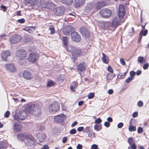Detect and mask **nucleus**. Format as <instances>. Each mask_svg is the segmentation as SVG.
I'll use <instances>...</instances> for the list:
<instances>
[{"label":"nucleus","instance_id":"obj_1","mask_svg":"<svg viewBox=\"0 0 149 149\" xmlns=\"http://www.w3.org/2000/svg\"><path fill=\"white\" fill-rule=\"evenodd\" d=\"M125 13L124 6L122 4H120L119 7L118 17H115L111 22V25L113 27H116L121 24V19L124 15Z\"/></svg>","mask_w":149,"mask_h":149},{"label":"nucleus","instance_id":"obj_2","mask_svg":"<svg viewBox=\"0 0 149 149\" xmlns=\"http://www.w3.org/2000/svg\"><path fill=\"white\" fill-rule=\"evenodd\" d=\"M53 6V3L44 0H40L38 4H37V7L43 10L51 9Z\"/></svg>","mask_w":149,"mask_h":149},{"label":"nucleus","instance_id":"obj_3","mask_svg":"<svg viewBox=\"0 0 149 149\" xmlns=\"http://www.w3.org/2000/svg\"><path fill=\"white\" fill-rule=\"evenodd\" d=\"M26 112H13L12 115L15 120H23L26 116Z\"/></svg>","mask_w":149,"mask_h":149},{"label":"nucleus","instance_id":"obj_4","mask_svg":"<svg viewBox=\"0 0 149 149\" xmlns=\"http://www.w3.org/2000/svg\"><path fill=\"white\" fill-rule=\"evenodd\" d=\"M27 56L26 52L23 49H20L17 51L15 56L17 60H20L25 58Z\"/></svg>","mask_w":149,"mask_h":149},{"label":"nucleus","instance_id":"obj_5","mask_svg":"<svg viewBox=\"0 0 149 149\" xmlns=\"http://www.w3.org/2000/svg\"><path fill=\"white\" fill-rule=\"evenodd\" d=\"M99 13L102 17L107 18L111 16L112 11L110 10L108 8H105L102 9L100 10Z\"/></svg>","mask_w":149,"mask_h":149},{"label":"nucleus","instance_id":"obj_6","mask_svg":"<svg viewBox=\"0 0 149 149\" xmlns=\"http://www.w3.org/2000/svg\"><path fill=\"white\" fill-rule=\"evenodd\" d=\"M37 105L32 104L31 103H28L25 104L24 106V111L27 112H31L37 109Z\"/></svg>","mask_w":149,"mask_h":149},{"label":"nucleus","instance_id":"obj_7","mask_svg":"<svg viewBox=\"0 0 149 149\" xmlns=\"http://www.w3.org/2000/svg\"><path fill=\"white\" fill-rule=\"evenodd\" d=\"M60 108V104L57 101L52 103L49 107V110L53 112H57L58 111Z\"/></svg>","mask_w":149,"mask_h":149},{"label":"nucleus","instance_id":"obj_8","mask_svg":"<svg viewBox=\"0 0 149 149\" xmlns=\"http://www.w3.org/2000/svg\"><path fill=\"white\" fill-rule=\"evenodd\" d=\"M64 8L62 7H59L54 9L53 13L54 15L60 16L62 15L64 13Z\"/></svg>","mask_w":149,"mask_h":149},{"label":"nucleus","instance_id":"obj_9","mask_svg":"<svg viewBox=\"0 0 149 149\" xmlns=\"http://www.w3.org/2000/svg\"><path fill=\"white\" fill-rule=\"evenodd\" d=\"M71 37L72 40L76 42H79L81 40L80 35L75 31L71 33Z\"/></svg>","mask_w":149,"mask_h":149},{"label":"nucleus","instance_id":"obj_10","mask_svg":"<svg viewBox=\"0 0 149 149\" xmlns=\"http://www.w3.org/2000/svg\"><path fill=\"white\" fill-rule=\"evenodd\" d=\"M40 0H24V3L26 4H30V6H36L38 4Z\"/></svg>","mask_w":149,"mask_h":149},{"label":"nucleus","instance_id":"obj_11","mask_svg":"<svg viewBox=\"0 0 149 149\" xmlns=\"http://www.w3.org/2000/svg\"><path fill=\"white\" fill-rule=\"evenodd\" d=\"M21 38L19 35H15L9 38V41L11 43L15 44L19 42Z\"/></svg>","mask_w":149,"mask_h":149},{"label":"nucleus","instance_id":"obj_12","mask_svg":"<svg viewBox=\"0 0 149 149\" xmlns=\"http://www.w3.org/2000/svg\"><path fill=\"white\" fill-rule=\"evenodd\" d=\"M6 70L9 72H13L16 71L17 69L13 64L8 63L5 65Z\"/></svg>","mask_w":149,"mask_h":149},{"label":"nucleus","instance_id":"obj_13","mask_svg":"<svg viewBox=\"0 0 149 149\" xmlns=\"http://www.w3.org/2000/svg\"><path fill=\"white\" fill-rule=\"evenodd\" d=\"M80 32L82 36L85 38H88L90 36L87 29L84 27H81L80 28Z\"/></svg>","mask_w":149,"mask_h":149},{"label":"nucleus","instance_id":"obj_14","mask_svg":"<svg viewBox=\"0 0 149 149\" xmlns=\"http://www.w3.org/2000/svg\"><path fill=\"white\" fill-rule=\"evenodd\" d=\"M85 0H75L74 6L75 8H78L83 6L85 3Z\"/></svg>","mask_w":149,"mask_h":149},{"label":"nucleus","instance_id":"obj_15","mask_svg":"<svg viewBox=\"0 0 149 149\" xmlns=\"http://www.w3.org/2000/svg\"><path fill=\"white\" fill-rule=\"evenodd\" d=\"M66 118V116L63 114H61L59 115L55 116L54 117V120L55 122H60Z\"/></svg>","mask_w":149,"mask_h":149},{"label":"nucleus","instance_id":"obj_16","mask_svg":"<svg viewBox=\"0 0 149 149\" xmlns=\"http://www.w3.org/2000/svg\"><path fill=\"white\" fill-rule=\"evenodd\" d=\"M23 77L27 80L31 79L33 77V75L31 73L27 70L23 71L22 73Z\"/></svg>","mask_w":149,"mask_h":149},{"label":"nucleus","instance_id":"obj_17","mask_svg":"<svg viewBox=\"0 0 149 149\" xmlns=\"http://www.w3.org/2000/svg\"><path fill=\"white\" fill-rule=\"evenodd\" d=\"M77 67L80 74H81L80 72L84 71L86 70V64L84 62L80 63Z\"/></svg>","mask_w":149,"mask_h":149},{"label":"nucleus","instance_id":"obj_18","mask_svg":"<svg viewBox=\"0 0 149 149\" xmlns=\"http://www.w3.org/2000/svg\"><path fill=\"white\" fill-rule=\"evenodd\" d=\"M10 52L8 51H4L2 52V58L5 61H7L8 60V58L10 57Z\"/></svg>","mask_w":149,"mask_h":149},{"label":"nucleus","instance_id":"obj_19","mask_svg":"<svg viewBox=\"0 0 149 149\" xmlns=\"http://www.w3.org/2000/svg\"><path fill=\"white\" fill-rule=\"evenodd\" d=\"M22 128V125L19 123H15L13 126V129L15 132H19Z\"/></svg>","mask_w":149,"mask_h":149},{"label":"nucleus","instance_id":"obj_20","mask_svg":"<svg viewBox=\"0 0 149 149\" xmlns=\"http://www.w3.org/2000/svg\"><path fill=\"white\" fill-rule=\"evenodd\" d=\"M37 58V57L35 54H30L28 57L29 61L32 63H35L36 61Z\"/></svg>","mask_w":149,"mask_h":149},{"label":"nucleus","instance_id":"obj_21","mask_svg":"<svg viewBox=\"0 0 149 149\" xmlns=\"http://www.w3.org/2000/svg\"><path fill=\"white\" fill-rule=\"evenodd\" d=\"M106 3L104 2H98L96 4L94 5L95 9L97 10L100 8L103 7L105 5Z\"/></svg>","mask_w":149,"mask_h":149},{"label":"nucleus","instance_id":"obj_22","mask_svg":"<svg viewBox=\"0 0 149 149\" xmlns=\"http://www.w3.org/2000/svg\"><path fill=\"white\" fill-rule=\"evenodd\" d=\"M35 139L33 137H31L29 138L27 140V144L30 146L35 145Z\"/></svg>","mask_w":149,"mask_h":149},{"label":"nucleus","instance_id":"obj_23","mask_svg":"<svg viewBox=\"0 0 149 149\" xmlns=\"http://www.w3.org/2000/svg\"><path fill=\"white\" fill-rule=\"evenodd\" d=\"M37 136L40 141L42 142L46 137L45 134L43 133H40L38 134Z\"/></svg>","mask_w":149,"mask_h":149},{"label":"nucleus","instance_id":"obj_24","mask_svg":"<svg viewBox=\"0 0 149 149\" xmlns=\"http://www.w3.org/2000/svg\"><path fill=\"white\" fill-rule=\"evenodd\" d=\"M102 60L103 63L108 64L109 62V59L108 57L104 53H102Z\"/></svg>","mask_w":149,"mask_h":149},{"label":"nucleus","instance_id":"obj_25","mask_svg":"<svg viewBox=\"0 0 149 149\" xmlns=\"http://www.w3.org/2000/svg\"><path fill=\"white\" fill-rule=\"evenodd\" d=\"M18 139L20 140H23L24 139L28 138L29 136L28 135H25L22 134H18L17 136Z\"/></svg>","mask_w":149,"mask_h":149},{"label":"nucleus","instance_id":"obj_26","mask_svg":"<svg viewBox=\"0 0 149 149\" xmlns=\"http://www.w3.org/2000/svg\"><path fill=\"white\" fill-rule=\"evenodd\" d=\"M73 1V0H60V1L62 3L68 5L71 4Z\"/></svg>","mask_w":149,"mask_h":149},{"label":"nucleus","instance_id":"obj_27","mask_svg":"<svg viewBox=\"0 0 149 149\" xmlns=\"http://www.w3.org/2000/svg\"><path fill=\"white\" fill-rule=\"evenodd\" d=\"M94 5L92 3L88 4L86 8V10L87 12H88L91 10L93 8L95 9Z\"/></svg>","mask_w":149,"mask_h":149},{"label":"nucleus","instance_id":"obj_28","mask_svg":"<svg viewBox=\"0 0 149 149\" xmlns=\"http://www.w3.org/2000/svg\"><path fill=\"white\" fill-rule=\"evenodd\" d=\"M35 29L33 27H26L25 29V30L27 31L30 33H32L33 31H34Z\"/></svg>","mask_w":149,"mask_h":149},{"label":"nucleus","instance_id":"obj_29","mask_svg":"<svg viewBox=\"0 0 149 149\" xmlns=\"http://www.w3.org/2000/svg\"><path fill=\"white\" fill-rule=\"evenodd\" d=\"M138 63H141L143 62H146V59L145 58H144L143 57L139 56L138 58Z\"/></svg>","mask_w":149,"mask_h":149},{"label":"nucleus","instance_id":"obj_30","mask_svg":"<svg viewBox=\"0 0 149 149\" xmlns=\"http://www.w3.org/2000/svg\"><path fill=\"white\" fill-rule=\"evenodd\" d=\"M68 38L66 37H64L63 39V42L65 47H66L68 44Z\"/></svg>","mask_w":149,"mask_h":149},{"label":"nucleus","instance_id":"obj_31","mask_svg":"<svg viewBox=\"0 0 149 149\" xmlns=\"http://www.w3.org/2000/svg\"><path fill=\"white\" fill-rule=\"evenodd\" d=\"M94 129L98 131L102 129V126L101 125L96 124L94 126Z\"/></svg>","mask_w":149,"mask_h":149},{"label":"nucleus","instance_id":"obj_32","mask_svg":"<svg viewBox=\"0 0 149 149\" xmlns=\"http://www.w3.org/2000/svg\"><path fill=\"white\" fill-rule=\"evenodd\" d=\"M74 48V46L73 45L68 44L67 45L66 47H65V49L67 50L70 52H71L73 51Z\"/></svg>","mask_w":149,"mask_h":149},{"label":"nucleus","instance_id":"obj_33","mask_svg":"<svg viewBox=\"0 0 149 149\" xmlns=\"http://www.w3.org/2000/svg\"><path fill=\"white\" fill-rule=\"evenodd\" d=\"M131 123H130L129 127V130L130 132H132L136 130V128L135 126L130 125Z\"/></svg>","mask_w":149,"mask_h":149},{"label":"nucleus","instance_id":"obj_34","mask_svg":"<svg viewBox=\"0 0 149 149\" xmlns=\"http://www.w3.org/2000/svg\"><path fill=\"white\" fill-rule=\"evenodd\" d=\"M49 29L50 31L51 34H53L54 33V27L52 25H51L49 26Z\"/></svg>","mask_w":149,"mask_h":149},{"label":"nucleus","instance_id":"obj_35","mask_svg":"<svg viewBox=\"0 0 149 149\" xmlns=\"http://www.w3.org/2000/svg\"><path fill=\"white\" fill-rule=\"evenodd\" d=\"M54 84L55 83L54 81L51 80H49L47 81V86L48 87H50L51 86H53Z\"/></svg>","mask_w":149,"mask_h":149},{"label":"nucleus","instance_id":"obj_36","mask_svg":"<svg viewBox=\"0 0 149 149\" xmlns=\"http://www.w3.org/2000/svg\"><path fill=\"white\" fill-rule=\"evenodd\" d=\"M82 52L81 51V50L80 49H76L74 54L80 55L82 54Z\"/></svg>","mask_w":149,"mask_h":149},{"label":"nucleus","instance_id":"obj_37","mask_svg":"<svg viewBox=\"0 0 149 149\" xmlns=\"http://www.w3.org/2000/svg\"><path fill=\"white\" fill-rule=\"evenodd\" d=\"M143 31L141 30L140 33V34H139V38L138 40V42L139 43L141 41V39L142 38V34H143Z\"/></svg>","mask_w":149,"mask_h":149},{"label":"nucleus","instance_id":"obj_38","mask_svg":"<svg viewBox=\"0 0 149 149\" xmlns=\"http://www.w3.org/2000/svg\"><path fill=\"white\" fill-rule=\"evenodd\" d=\"M134 78H133L132 77H129L125 80V82L127 83H129L130 82L132 81Z\"/></svg>","mask_w":149,"mask_h":149},{"label":"nucleus","instance_id":"obj_39","mask_svg":"<svg viewBox=\"0 0 149 149\" xmlns=\"http://www.w3.org/2000/svg\"><path fill=\"white\" fill-rule=\"evenodd\" d=\"M95 95L94 93H91L88 95V98L89 99H91L93 98L94 97Z\"/></svg>","mask_w":149,"mask_h":149},{"label":"nucleus","instance_id":"obj_40","mask_svg":"<svg viewBox=\"0 0 149 149\" xmlns=\"http://www.w3.org/2000/svg\"><path fill=\"white\" fill-rule=\"evenodd\" d=\"M136 74V72L133 71H131L130 72V77H132L133 78H134V77L135 75Z\"/></svg>","mask_w":149,"mask_h":149},{"label":"nucleus","instance_id":"obj_41","mask_svg":"<svg viewBox=\"0 0 149 149\" xmlns=\"http://www.w3.org/2000/svg\"><path fill=\"white\" fill-rule=\"evenodd\" d=\"M32 113V114L35 117H38L39 116L40 114V112H30Z\"/></svg>","mask_w":149,"mask_h":149},{"label":"nucleus","instance_id":"obj_42","mask_svg":"<svg viewBox=\"0 0 149 149\" xmlns=\"http://www.w3.org/2000/svg\"><path fill=\"white\" fill-rule=\"evenodd\" d=\"M133 138L130 137L128 139V142L130 145H131V144L133 143Z\"/></svg>","mask_w":149,"mask_h":149},{"label":"nucleus","instance_id":"obj_43","mask_svg":"<svg viewBox=\"0 0 149 149\" xmlns=\"http://www.w3.org/2000/svg\"><path fill=\"white\" fill-rule=\"evenodd\" d=\"M102 122V120L100 118H98L95 120V122L96 124H97L100 123Z\"/></svg>","mask_w":149,"mask_h":149},{"label":"nucleus","instance_id":"obj_44","mask_svg":"<svg viewBox=\"0 0 149 149\" xmlns=\"http://www.w3.org/2000/svg\"><path fill=\"white\" fill-rule=\"evenodd\" d=\"M76 132V130L75 129H73L70 130V133L71 134H75Z\"/></svg>","mask_w":149,"mask_h":149},{"label":"nucleus","instance_id":"obj_45","mask_svg":"<svg viewBox=\"0 0 149 149\" xmlns=\"http://www.w3.org/2000/svg\"><path fill=\"white\" fill-rule=\"evenodd\" d=\"M95 134L93 132H92L91 133H90L89 134H88V136L91 138H92L94 137L95 136Z\"/></svg>","mask_w":149,"mask_h":149},{"label":"nucleus","instance_id":"obj_46","mask_svg":"<svg viewBox=\"0 0 149 149\" xmlns=\"http://www.w3.org/2000/svg\"><path fill=\"white\" fill-rule=\"evenodd\" d=\"M107 70L108 71L111 73L113 72V70L112 68L110 66H108L107 68Z\"/></svg>","mask_w":149,"mask_h":149},{"label":"nucleus","instance_id":"obj_47","mask_svg":"<svg viewBox=\"0 0 149 149\" xmlns=\"http://www.w3.org/2000/svg\"><path fill=\"white\" fill-rule=\"evenodd\" d=\"M137 132L138 133H140L143 132V129L141 127H139L137 129Z\"/></svg>","mask_w":149,"mask_h":149},{"label":"nucleus","instance_id":"obj_48","mask_svg":"<svg viewBox=\"0 0 149 149\" xmlns=\"http://www.w3.org/2000/svg\"><path fill=\"white\" fill-rule=\"evenodd\" d=\"M120 63L123 65H125V62L122 58L120 59Z\"/></svg>","mask_w":149,"mask_h":149},{"label":"nucleus","instance_id":"obj_49","mask_svg":"<svg viewBox=\"0 0 149 149\" xmlns=\"http://www.w3.org/2000/svg\"><path fill=\"white\" fill-rule=\"evenodd\" d=\"M149 67V64L147 63L145 64L143 66V68L144 70H146L148 69Z\"/></svg>","mask_w":149,"mask_h":149},{"label":"nucleus","instance_id":"obj_50","mask_svg":"<svg viewBox=\"0 0 149 149\" xmlns=\"http://www.w3.org/2000/svg\"><path fill=\"white\" fill-rule=\"evenodd\" d=\"M92 149H98V146L96 144H93L91 147Z\"/></svg>","mask_w":149,"mask_h":149},{"label":"nucleus","instance_id":"obj_51","mask_svg":"<svg viewBox=\"0 0 149 149\" xmlns=\"http://www.w3.org/2000/svg\"><path fill=\"white\" fill-rule=\"evenodd\" d=\"M17 22L20 23H23L24 22L25 20L24 19L22 18L18 19Z\"/></svg>","mask_w":149,"mask_h":149},{"label":"nucleus","instance_id":"obj_52","mask_svg":"<svg viewBox=\"0 0 149 149\" xmlns=\"http://www.w3.org/2000/svg\"><path fill=\"white\" fill-rule=\"evenodd\" d=\"M123 124L122 123H120L118 124L117 127L119 128H120L123 126Z\"/></svg>","mask_w":149,"mask_h":149},{"label":"nucleus","instance_id":"obj_53","mask_svg":"<svg viewBox=\"0 0 149 149\" xmlns=\"http://www.w3.org/2000/svg\"><path fill=\"white\" fill-rule=\"evenodd\" d=\"M137 105L139 107H141L143 105V102L142 101H140L138 102Z\"/></svg>","mask_w":149,"mask_h":149},{"label":"nucleus","instance_id":"obj_54","mask_svg":"<svg viewBox=\"0 0 149 149\" xmlns=\"http://www.w3.org/2000/svg\"><path fill=\"white\" fill-rule=\"evenodd\" d=\"M110 125V123L108 122H105L104 123V126L107 127H109V126Z\"/></svg>","mask_w":149,"mask_h":149},{"label":"nucleus","instance_id":"obj_55","mask_svg":"<svg viewBox=\"0 0 149 149\" xmlns=\"http://www.w3.org/2000/svg\"><path fill=\"white\" fill-rule=\"evenodd\" d=\"M76 148L77 149H82V146L81 145L79 144L77 145Z\"/></svg>","mask_w":149,"mask_h":149},{"label":"nucleus","instance_id":"obj_56","mask_svg":"<svg viewBox=\"0 0 149 149\" xmlns=\"http://www.w3.org/2000/svg\"><path fill=\"white\" fill-rule=\"evenodd\" d=\"M84 128L83 127H78L77 129V130L79 132H81L84 130Z\"/></svg>","mask_w":149,"mask_h":149},{"label":"nucleus","instance_id":"obj_57","mask_svg":"<svg viewBox=\"0 0 149 149\" xmlns=\"http://www.w3.org/2000/svg\"><path fill=\"white\" fill-rule=\"evenodd\" d=\"M1 8L3 9V10L4 11H6L7 10V8L6 6L3 5H2L1 6Z\"/></svg>","mask_w":149,"mask_h":149},{"label":"nucleus","instance_id":"obj_58","mask_svg":"<svg viewBox=\"0 0 149 149\" xmlns=\"http://www.w3.org/2000/svg\"><path fill=\"white\" fill-rule=\"evenodd\" d=\"M67 141V137H64L62 139V142L63 143H65Z\"/></svg>","mask_w":149,"mask_h":149},{"label":"nucleus","instance_id":"obj_59","mask_svg":"<svg viewBox=\"0 0 149 149\" xmlns=\"http://www.w3.org/2000/svg\"><path fill=\"white\" fill-rule=\"evenodd\" d=\"M10 115V112H5L4 115L5 117L8 118Z\"/></svg>","mask_w":149,"mask_h":149},{"label":"nucleus","instance_id":"obj_60","mask_svg":"<svg viewBox=\"0 0 149 149\" xmlns=\"http://www.w3.org/2000/svg\"><path fill=\"white\" fill-rule=\"evenodd\" d=\"M132 149H136V146L135 143H133L131 145Z\"/></svg>","mask_w":149,"mask_h":149},{"label":"nucleus","instance_id":"obj_61","mask_svg":"<svg viewBox=\"0 0 149 149\" xmlns=\"http://www.w3.org/2000/svg\"><path fill=\"white\" fill-rule=\"evenodd\" d=\"M77 122L76 121H75L71 125V127H73L74 126H75L76 125H77Z\"/></svg>","mask_w":149,"mask_h":149},{"label":"nucleus","instance_id":"obj_62","mask_svg":"<svg viewBox=\"0 0 149 149\" xmlns=\"http://www.w3.org/2000/svg\"><path fill=\"white\" fill-rule=\"evenodd\" d=\"M113 92V91L112 89H110L108 90V93L109 94H111Z\"/></svg>","mask_w":149,"mask_h":149},{"label":"nucleus","instance_id":"obj_63","mask_svg":"<svg viewBox=\"0 0 149 149\" xmlns=\"http://www.w3.org/2000/svg\"><path fill=\"white\" fill-rule=\"evenodd\" d=\"M138 114L137 112H134L132 114V116L133 117H136L137 116Z\"/></svg>","mask_w":149,"mask_h":149},{"label":"nucleus","instance_id":"obj_64","mask_svg":"<svg viewBox=\"0 0 149 149\" xmlns=\"http://www.w3.org/2000/svg\"><path fill=\"white\" fill-rule=\"evenodd\" d=\"M49 147L47 145H45L41 149H48Z\"/></svg>","mask_w":149,"mask_h":149}]
</instances>
